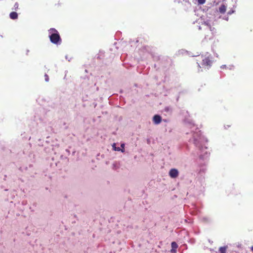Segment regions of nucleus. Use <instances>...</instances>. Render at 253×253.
<instances>
[{"label": "nucleus", "instance_id": "obj_3", "mask_svg": "<svg viewBox=\"0 0 253 253\" xmlns=\"http://www.w3.org/2000/svg\"><path fill=\"white\" fill-rule=\"evenodd\" d=\"M169 175L171 178H176L178 175V171L175 169H172L169 172Z\"/></svg>", "mask_w": 253, "mask_h": 253}, {"label": "nucleus", "instance_id": "obj_12", "mask_svg": "<svg viewBox=\"0 0 253 253\" xmlns=\"http://www.w3.org/2000/svg\"><path fill=\"white\" fill-rule=\"evenodd\" d=\"M44 78H45V81L46 82H48V81H49V77H48V76L47 74H45V75H44Z\"/></svg>", "mask_w": 253, "mask_h": 253}, {"label": "nucleus", "instance_id": "obj_6", "mask_svg": "<svg viewBox=\"0 0 253 253\" xmlns=\"http://www.w3.org/2000/svg\"><path fill=\"white\" fill-rule=\"evenodd\" d=\"M10 17L12 19H16L18 17V14L16 12H12L10 13Z\"/></svg>", "mask_w": 253, "mask_h": 253}, {"label": "nucleus", "instance_id": "obj_2", "mask_svg": "<svg viewBox=\"0 0 253 253\" xmlns=\"http://www.w3.org/2000/svg\"><path fill=\"white\" fill-rule=\"evenodd\" d=\"M49 33L50 34L49 37L51 42L54 44H58L61 40L57 31L54 28H50L49 30Z\"/></svg>", "mask_w": 253, "mask_h": 253}, {"label": "nucleus", "instance_id": "obj_8", "mask_svg": "<svg viewBox=\"0 0 253 253\" xmlns=\"http://www.w3.org/2000/svg\"><path fill=\"white\" fill-rule=\"evenodd\" d=\"M171 245L172 249H177L178 247L177 244L175 242H172Z\"/></svg>", "mask_w": 253, "mask_h": 253}, {"label": "nucleus", "instance_id": "obj_4", "mask_svg": "<svg viewBox=\"0 0 253 253\" xmlns=\"http://www.w3.org/2000/svg\"><path fill=\"white\" fill-rule=\"evenodd\" d=\"M153 121L155 124H159L162 122V118L160 115H155L153 118Z\"/></svg>", "mask_w": 253, "mask_h": 253}, {"label": "nucleus", "instance_id": "obj_11", "mask_svg": "<svg viewBox=\"0 0 253 253\" xmlns=\"http://www.w3.org/2000/svg\"><path fill=\"white\" fill-rule=\"evenodd\" d=\"M199 4H203L205 3L206 0H198Z\"/></svg>", "mask_w": 253, "mask_h": 253}, {"label": "nucleus", "instance_id": "obj_9", "mask_svg": "<svg viewBox=\"0 0 253 253\" xmlns=\"http://www.w3.org/2000/svg\"><path fill=\"white\" fill-rule=\"evenodd\" d=\"M226 248L225 247H221L219 249V252L220 253H226Z\"/></svg>", "mask_w": 253, "mask_h": 253}, {"label": "nucleus", "instance_id": "obj_10", "mask_svg": "<svg viewBox=\"0 0 253 253\" xmlns=\"http://www.w3.org/2000/svg\"><path fill=\"white\" fill-rule=\"evenodd\" d=\"M112 147L113 148V149L115 150V151H121V149L119 147H116V144L115 143H114L112 145Z\"/></svg>", "mask_w": 253, "mask_h": 253}, {"label": "nucleus", "instance_id": "obj_15", "mask_svg": "<svg viewBox=\"0 0 253 253\" xmlns=\"http://www.w3.org/2000/svg\"><path fill=\"white\" fill-rule=\"evenodd\" d=\"M230 126H231L230 125H227L228 127H230Z\"/></svg>", "mask_w": 253, "mask_h": 253}, {"label": "nucleus", "instance_id": "obj_1", "mask_svg": "<svg viewBox=\"0 0 253 253\" xmlns=\"http://www.w3.org/2000/svg\"><path fill=\"white\" fill-rule=\"evenodd\" d=\"M202 61L200 63H198L199 67V71H202L203 69H209L212 64L211 57V55H204L201 56Z\"/></svg>", "mask_w": 253, "mask_h": 253}, {"label": "nucleus", "instance_id": "obj_5", "mask_svg": "<svg viewBox=\"0 0 253 253\" xmlns=\"http://www.w3.org/2000/svg\"><path fill=\"white\" fill-rule=\"evenodd\" d=\"M226 10V6L224 4H221L219 7V12L221 14H224Z\"/></svg>", "mask_w": 253, "mask_h": 253}, {"label": "nucleus", "instance_id": "obj_14", "mask_svg": "<svg viewBox=\"0 0 253 253\" xmlns=\"http://www.w3.org/2000/svg\"><path fill=\"white\" fill-rule=\"evenodd\" d=\"M14 7H15V9L17 8L18 7V3L17 2L15 3L14 4Z\"/></svg>", "mask_w": 253, "mask_h": 253}, {"label": "nucleus", "instance_id": "obj_7", "mask_svg": "<svg viewBox=\"0 0 253 253\" xmlns=\"http://www.w3.org/2000/svg\"><path fill=\"white\" fill-rule=\"evenodd\" d=\"M202 25L204 26H206L207 28L211 32V26L210 24L207 23L206 22H204L202 24Z\"/></svg>", "mask_w": 253, "mask_h": 253}, {"label": "nucleus", "instance_id": "obj_13", "mask_svg": "<svg viewBox=\"0 0 253 253\" xmlns=\"http://www.w3.org/2000/svg\"><path fill=\"white\" fill-rule=\"evenodd\" d=\"M121 147L122 148V149H121V151L123 152H124L125 151V149H124V147H125V144H122L121 145Z\"/></svg>", "mask_w": 253, "mask_h": 253}]
</instances>
